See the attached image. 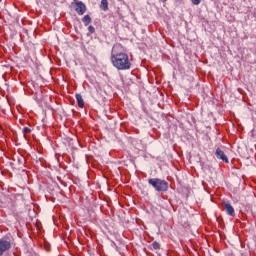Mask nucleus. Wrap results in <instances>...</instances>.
I'll use <instances>...</instances> for the list:
<instances>
[{
  "label": "nucleus",
  "mask_w": 256,
  "mask_h": 256,
  "mask_svg": "<svg viewBox=\"0 0 256 256\" xmlns=\"http://www.w3.org/2000/svg\"><path fill=\"white\" fill-rule=\"evenodd\" d=\"M121 47V44H116L112 48L111 58L110 61L118 71H129L131 69V59H129V54L125 52H119V48Z\"/></svg>",
  "instance_id": "f257e3e1"
},
{
  "label": "nucleus",
  "mask_w": 256,
  "mask_h": 256,
  "mask_svg": "<svg viewBox=\"0 0 256 256\" xmlns=\"http://www.w3.org/2000/svg\"><path fill=\"white\" fill-rule=\"evenodd\" d=\"M148 184L158 191L159 193H165L169 191V182L160 178H151L148 180Z\"/></svg>",
  "instance_id": "f03ea898"
},
{
  "label": "nucleus",
  "mask_w": 256,
  "mask_h": 256,
  "mask_svg": "<svg viewBox=\"0 0 256 256\" xmlns=\"http://www.w3.org/2000/svg\"><path fill=\"white\" fill-rule=\"evenodd\" d=\"M11 249V242L5 239H0V255H3L5 251H9Z\"/></svg>",
  "instance_id": "7ed1b4c3"
},
{
  "label": "nucleus",
  "mask_w": 256,
  "mask_h": 256,
  "mask_svg": "<svg viewBox=\"0 0 256 256\" xmlns=\"http://www.w3.org/2000/svg\"><path fill=\"white\" fill-rule=\"evenodd\" d=\"M75 11L78 15H85V11H87V6L83 2H77L75 4Z\"/></svg>",
  "instance_id": "20e7f679"
},
{
  "label": "nucleus",
  "mask_w": 256,
  "mask_h": 256,
  "mask_svg": "<svg viewBox=\"0 0 256 256\" xmlns=\"http://www.w3.org/2000/svg\"><path fill=\"white\" fill-rule=\"evenodd\" d=\"M215 156L217 157V159H220L224 163H229V158H227V155H225V152H223L221 148L216 149Z\"/></svg>",
  "instance_id": "39448f33"
},
{
  "label": "nucleus",
  "mask_w": 256,
  "mask_h": 256,
  "mask_svg": "<svg viewBox=\"0 0 256 256\" xmlns=\"http://www.w3.org/2000/svg\"><path fill=\"white\" fill-rule=\"evenodd\" d=\"M222 207L227 215H229L230 217H235V208H233L231 204L224 203Z\"/></svg>",
  "instance_id": "423d86ee"
},
{
  "label": "nucleus",
  "mask_w": 256,
  "mask_h": 256,
  "mask_svg": "<svg viewBox=\"0 0 256 256\" xmlns=\"http://www.w3.org/2000/svg\"><path fill=\"white\" fill-rule=\"evenodd\" d=\"M75 97L78 103V107H80V109H83L85 107V101L83 100V96L81 94H76Z\"/></svg>",
  "instance_id": "0eeeda50"
},
{
  "label": "nucleus",
  "mask_w": 256,
  "mask_h": 256,
  "mask_svg": "<svg viewBox=\"0 0 256 256\" xmlns=\"http://www.w3.org/2000/svg\"><path fill=\"white\" fill-rule=\"evenodd\" d=\"M82 22L84 23L85 27H87V25H89L91 23V16L85 15L82 18Z\"/></svg>",
  "instance_id": "6e6552de"
},
{
  "label": "nucleus",
  "mask_w": 256,
  "mask_h": 256,
  "mask_svg": "<svg viewBox=\"0 0 256 256\" xmlns=\"http://www.w3.org/2000/svg\"><path fill=\"white\" fill-rule=\"evenodd\" d=\"M101 8L107 11V9H109V2L107 0H101Z\"/></svg>",
  "instance_id": "1a4fd4ad"
},
{
  "label": "nucleus",
  "mask_w": 256,
  "mask_h": 256,
  "mask_svg": "<svg viewBox=\"0 0 256 256\" xmlns=\"http://www.w3.org/2000/svg\"><path fill=\"white\" fill-rule=\"evenodd\" d=\"M152 247L155 251H157L158 249H161V244H159V242L155 241L152 243Z\"/></svg>",
  "instance_id": "9d476101"
},
{
  "label": "nucleus",
  "mask_w": 256,
  "mask_h": 256,
  "mask_svg": "<svg viewBox=\"0 0 256 256\" xmlns=\"http://www.w3.org/2000/svg\"><path fill=\"white\" fill-rule=\"evenodd\" d=\"M22 132L24 133V135H27V133H31V130H30V128H28V127H24V128L22 129Z\"/></svg>",
  "instance_id": "9b49d317"
},
{
  "label": "nucleus",
  "mask_w": 256,
  "mask_h": 256,
  "mask_svg": "<svg viewBox=\"0 0 256 256\" xmlns=\"http://www.w3.org/2000/svg\"><path fill=\"white\" fill-rule=\"evenodd\" d=\"M88 31H89V33H95V27L89 26Z\"/></svg>",
  "instance_id": "f8f14e48"
},
{
  "label": "nucleus",
  "mask_w": 256,
  "mask_h": 256,
  "mask_svg": "<svg viewBox=\"0 0 256 256\" xmlns=\"http://www.w3.org/2000/svg\"><path fill=\"white\" fill-rule=\"evenodd\" d=\"M193 5H199L201 0H191Z\"/></svg>",
  "instance_id": "ddd939ff"
},
{
  "label": "nucleus",
  "mask_w": 256,
  "mask_h": 256,
  "mask_svg": "<svg viewBox=\"0 0 256 256\" xmlns=\"http://www.w3.org/2000/svg\"><path fill=\"white\" fill-rule=\"evenodd\" d=\"M162 3H165L167 0H160Z\"/></svg>",
  "instance_id": "4468645a"
}]
</instances>
